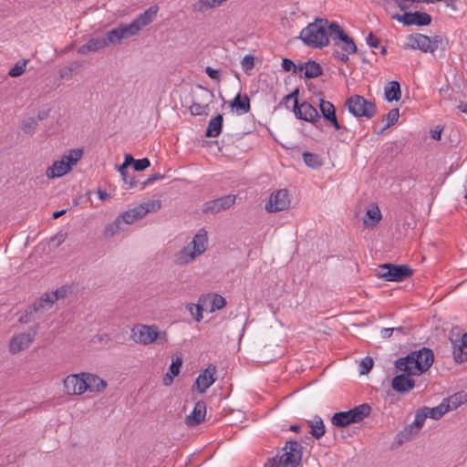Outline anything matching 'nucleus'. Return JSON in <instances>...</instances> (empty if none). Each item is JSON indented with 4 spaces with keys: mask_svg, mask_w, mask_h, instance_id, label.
Returning a JSON list of instances; mask_svg holds the SVG:
<instances>
[{
    "mask_svg": "<svg viewBox=\"0 0 467 467\" xmlns=\"http://www.w3.org/2000/svg\"><path fill=\"white\" fill-rule=\"evenodd\" d=\"M433 361L432 350L424 347L398 358L395 361V367L403 373L392 379V389L400 393L409 392L415 387V380L411 377L421 375L427 371Z\"/></svg>",
    "mask_w": 467,
    "mask_h": 467,
    "instance_id": "1",
    "label": "nucleus"
},
{
    "mask_svg": "<svg viewBox=\"0 0 467 467\" xmlns=\"http://www.w3.org/2000/svg\"><path fill=\"white\" fill-rule=\"evenodd\" d=\"M331 23L325 18H316L313 23L308 24L300 32L299 38L305 45L322 48L328 46Z\"/></svg>",
    "mask_w": 467,
    "mask_h": 467,
    "instance_id": "2",
    "label": "nucleus"
},
{
    "mask_svg": "<svg viewBox=\"0 0 467 467\" xmlns=\"http://www.w3.org/2000/svg\"><path fill=\"white\" fill-rule=\"evenodd\" d=\"M67 294V288L64 285L50 293H45L37 301L26 308L25 314L19 317V322L28 323L34 320L35 314H44L52 307L56 301L65 298Z\"/></svg>",
    "mask_w": 467,
    "mask_h": 467,
    "instance_id": "3",
    "label": "nucleus"
},
{
    "mask_svg": "<svg viewBox=\"0 0 467 467\" xmlns=\"http://www.w3.org/2000/svg\"><path fill=\"white\" fill-rule=\"evenodd\" d=\"M131 338L134 342L142 345H150L153 342L163 345L168 341V335L166 331H160L156 325L138 324L131 329Z\"/></svg>",
    "mask_w": 467,
    "mask_h": 467,
    "instance_id": "4",
    "label": "nucleus"
},
{
    "mask_svg": "<svg viewBox=\"0 0 467 467\" xmlns=\"http://www.w3.org/2000/svg\"><path fill=\"white\" fill-rule=\"evenodd\" d=\"M370 412L371 407L367 403H363L349 410L336 412L331 418V422L336 427H346L351 423L362 421Z\"/></svg>",
    "mask_w": 467,
    "mask_h": 467,
    "instance_id": "5",
    "label": "nucleus"
},
{
    "mask_svg": "<svg viewBox=\"0 0 467 467\" xmlns=\"http://www.w3.org/2000/svg\"><path fill=\"white\" fill-rule=\"evenodd\" d=\"M207 233L201 229L193 237L192 241L184 247L178 255L181 264L188 263L206 250Z\"/></svg>",
    "mask_w": 467,
    "mask_h": 467,
    "instance_id": "6",
    "label": "nucleus"
},
{
    "mask_svg": "<svg viewBox=\"0 0 467 467\" xmlns=\"http://www.w3.org/2000/svg\"><path fill=\"white\" fill-rule=\"evenodd\" d=\"M345 106L348 111L355 117H365L367 119L373 118L377 113V107L375 103L366 99L360 95H354L349 97Z\"/></svg>",
    "mask_w": 467,
    "mask_h": 467,
    "instance_id": "7",
    "label": "nucleus"
},
{
    "mask_svg": "<svg viewBox=\"0 0 467 467\" xmlns=\"http://www.w3.org/2000/svg\"><path fill=\"white\" fill-rule=\"evenodd\" d=\"M413 271L407 265L383 264L379 266L377 276L388 282H401L409 278Z\"/></svg>",
    "mask_w": 467,
    "mask_h": 467,
    "instance_id": "8",
    "label": "nucleus"
},
{
    "mask_svg": "<svg viewBox=\"0 0 467 467\" xmlns=\"http://www.w3.org/2000/svg\"><path fill=\"white\" fill-rule=\"evenodd\" d=\"M161 207V202L160 200H150L124 212L118 218L120 219L121 223H124L131 224L135 221L144 217L149 213L157 212Z\"/></svg>",
    "mask_w": 467,
    "mask_h": 467,
    "instance_id": "9",
    "label": "nucleus"
},
{
    "mask_svg": "<svg viewBox=\"0 0 467 467\" xmlns=\"http://www.w3.org/2000/svg\"><path fill=\"white\" fill-rule=\"evenodd\" d=\"M330 36L333 40V46L340 48L348 54H354L357 51V46L352 37L348 36L337 23H331Z\"/></svg>",
    "mask_w": 467,
    "mask_h": 467,
    "instance_id": "10",
    "label": "nucleus"
},
{
    "mask_svg": "<svg viewBox=\"0 0 467 467\" xmlns=\"http://www.w3.org/2000/svg\"><path fill=\"white\" fill-rule=\"evenodd\" d=\"M302 445L296 441H288L283 448L284 453L278 458L285 467H296L302 460Z\"/></svg>",
    "mask_w": 467,
    "mask_h": 467,
    "instance_id": "11",
    "label": "nucleus"
},
{
    "mask_svg": "<svg viewBox=\"0 0 467 467\" xmlns=\"http://www.w3.org/2000/svg\"><path fill=\"white\" fill-rule=\"evenodd\" d=\"M291 199L286 189L275 191L269 196L265 203V210L268 213H277L287 210L290 207Z\"/></svg>",
    "mask_w": 467,
    "mask_h": 467,
    "instance_id": "12",
    "label": "nucleus"
},
{
    "mask_svg": "<svg viewBox=\"0 0 467 467\" xmlns=\"http://www.w3.org/2000/svg\"><path fill=\"white\" fill-rule=\"evenodd\" d=\"M201 93L197 96L190 106V111L194 116L208 115L210 111V103L213 101V93L209 89L200 87Z\"/></svg>",
    "mask_w": 467,
    "mask_h": 467,
    "instance_id": "13",
    "label": "nucleus"
},
{
    "mask_svg": "<svg viewBox=\"0 0 467 467\" xmlns=\"http://www.w3.org/2000/svg\"><path fill=\"white\" fill-rule=\"evenodd\" d=\"M393 19L402 23L405 26H429L431 23V16L425 13L415 11L413 13L405 12L403 15L395 14Z\"/></svg>",
    "mask_w": 467,
    "mask_h": 467,
    "instance_id": "14",
    "label": "nucleus"
},
{
    "mask_svg": "<svg viewBox=\"0 0 467 467\" xmlns=\"http://www.w3.org/2000/svg\"><path fill=\"white\" fill-rule=\"evenodd\" d=\"M64 392L67 395H81L87 391V383L82 373L68 375L63 380Z\"/></svg>",
    "mask_w": 467,
    "mask_h": 467,
    "instance_id": "15",
    "label": "nucleus"
},
{
    "mask_svg": "<svg viewBox=\"0 0 467 467\" xmlns=\"http://www.w3.org/2000/svg\"><path fill=\"white\" fill-rule=\"evenodd\" d=\"M235 195L229 194L220 198L204 202L203 213H218L230 208L235 202Z\"/></svg>",
    "mask_w": 467,
    "mask_h": 467,
    "instance_id": "16",
    "label": "nucleus"
},
{
    "mask_svg": "<svg viewBox=\"0 0 467 467\" xmlns=\"http://www.w3.org/2000/svg\"><path fill=\"white\" fill-rule=\"evenodd\" d=\"M293 111L297 119L308 121L315 125L321 118L317 109L307 101H304L299 103L297 106H294Z\"/></svg>",
    "mask_w": 467,
    "mask_h": 467,
    "instance_id": "17",
    "label": "nucleus"
},
{
    "mask_svg": "<svg viewBox=\"0 0 467 467\" xmlns=\"http://www.w3.org/2000/svg\"><path fill=\"white\" fill-rule=\"evenodd\" d=\"M36 331L33 334L30 333H19L15 335L9 342V351L12 354H16L24 349L29 348L31 343L34 341Z\"/></svg>",
    "mask_w": 467,
    "mask_h": 467,
    "instance_id": "18",
    "label": "nucleus"
},
{
    "mask_svg": "<svg viewBox=\"0 0 467 467\" xmlns=\"http://www.w3.org/2000/svg\"><path fill=\"white\" fill-rule=\"evenodd\" d=\"M216 366L210 364L202 370L195 380L198 391L204 393L216 380Z\"/></svg>",
    "mask_w": 467,
    "mask_h": 467,
    "instance_id": "19",
    "label": "nucleus"
},
{
    "mask_svg": "<svg viewBox=\"0 0 467 467\" xmlns=\"http://www.w3.org/2000/svg\"><path fill=\"white\" fill-rule=\"evenodd\" d=\"M431 37L422 34H412L408 36L406 48L420 49L422 52L431 51Z\"/></svg>",
    "mask_w": 467,
    "mask_h": 467,
    "instance_id": "20",
    "label": "nucleus"
},
{
    "mask_svg": "<svg viewBox=\"0 0 467 467\" xmlns=\"http://www.w3.org/2000/svg\"><path fill=\"white\" fill-rule=\"evenodd\" d=\"M319 109L323 118L328 121L337 130L343 129L337 119L336 108L330 101L321 99L319 102Z\"/></svg>",
    "mask_w": 467,
    "mask_h": 467,
    "instance_id": "21",
    "label": "nucleus"
},
{
    "mask_svg": "<svg viewBox=\"0 0 467 467\" xmlns=\"http://www.w3.org/2000/svg\"><path fill=\"white\" fill-rule=\"evenodd\" d=\"M206 404L204 401L200 400L196 402L192 411L185 419V423L188 426L194 427L200 424L205 418Z\"/></svg>",
    "mask_w": 467,
    "mask_h": 467,
    "instance_id": "22",
    "label": "nucleus"
},
{
    "mask_svg": "<svg viewBox=\"0 0 467 467\" xmlns=\"http://www.w3.org/2000/svg\"><path fill=\"white\" fill-rule=\"evenodd\" d=\"M71 169L70 164L67 163L64 158H62L60 161H54L52 166L47 169L46 176L48 179L58 178L67 174Z\"/></svg>",
    "mask_w": 467,
    "mask_h": 467,
    "instance_id": "23",
    "label": "nucleus"
},
{
    "mask_svg": "<svg viewBox=\"0 0 467 467\" xmlns=\"http://www.w3.org/2000/svg\"><path fill=\"white\" fill-rule=\"evenodd\" d=\"M87 383V390L91 392H101L107 387V382L99 376L91 373L82 372Z\"/></svg>",
    "mask_w": 467,
    "mask_h": 467,
    "instance_id": "24",
    "label": "nucleus"
},
{
    "mask_svg": "<svg viewBox=\"0 0 467 467\" xmlns=\"http://www.w3.org/2000/svg\"><path fill=\"white\" fill-rule=\"evenodd\" d=\"M107 47V43L103 36L90 38L86 44L80 46L78 52L81 55H86L89 52H97Z\"/></svg>",
    "mask_w": 467,
    "mask_h": 467,
    "instance_id": "25",
    "label": "nucleus"
},
{
    "mask_svg": "<svg viewBox=\"0 0 467 467\" xmlns=\"http://www.w3.org/2000/svg\"><path fill=\"white\" fill-rule=\"evenodd\" d=\"M158 10L159 8L157 5H152L133 20V22L139 26L140 31L155 19Z\"/></svg>",
    "mask_w": 467,
    "mask_h": 467,
    "instance_id": "26",
    "label": "nucleus"
},
{
    "mask_svg": "<svg viewBox=\"0 0 467 467\" xmlns=\"http://www.w3.org/2000/svg\"><path fill=\"white\" fill-rule=\"evenodd\" d=\"M305 69L304 77L306 78H315L323 75V68L319 63L315 60L308 59L305 63L300 64Z\"/></svg>",
    "mask_w": 467,
    "mask_h": 467,
    "instance_id": "27",
    "label": "nucleus"
},
{
    "mask_svg": "<svg viewBox=\"0 0 467 467\" xmlns=\"http://www.w3.org/2000/svg\"><path fill=\"white\" fill-rule=\"evenodd\" d=\"M419 432L420 431L410 423L397 434L396 442L399 445H402L412 440Z\"/></svg>",
    "mask_w": 467,
    "mask_h": 467,
    "instance_id": "28",
    "label": "nucleus"
},
{
    "mask_svg": "<svg viewBox=\"0 0 467 467\" xmlns=\"http://www.w3.org/2000/svg\"><path fill=\"white\" fill-rule=\"evenodd\" d=\"M443 401L448 411L456 410L458 407L467 402V393L464 391H459L449 398L444 399Z\"/></svg>",
    "mask_w": 467,
    "mask_h": 467,
    "instance_id": "29",
    "label": "nucleus"
},
{
    "mask_svg": "<svg viewBox=\"0 0 467 467\" xmlns=\"http://www.w3.org/2000/svg\"><path fill=\"white\" fill-rule=\"evenodd\" d=\"M308 427L310 428V434L316 438L320 439L326 432L325 424L323 420L319 416H315L312 420L307 421Z\"/></svg>",
    "mask_w": 467,
    "mask_h": 467,
    "instance_id": "30",
    "label": "nucleus"
},
{
    "mask_svg": "<svg viewBox=\"0 0 467 467\" xmlns=\"http://www.w3.org/2000/svg\"><path fill=\"white\" fill-rule=\"evenodd\" d=\"M384 97L388 101H398L401 97L400 85L398 81H390L384 88Z\"/></svg>",
    "mask_w": 467,
    "mask_h": 467,
    "instance_id": "31",
    "label": "nucleus"
},
{
    "mask_svg": "<svg viewBox=\"0 0 467 467\" xmlns=\"http://www.w3.org/2000/svg\"><path fill=\"white\" fill-rule=\"evenodd\" d=\"M223 118L218 114L213 117L208 123L205 135L207 137H217L222 132Z\"/></svg>",
    "mask_w": 467,
    "mask_h": 467,
    "instance_id": "32",
    "label": "nucleus"
},
{
    "mask_svg": "<svg viewBox=\"0 0 467 467\" xmlns=\"http://www.w3.org/2000/svg\"><path fill=\"white\" fill-rule=\"evenodd\" d=\"M81 68L82 64L79 61H73L59 69V78L61 79H70L75 74H78Z\"/></svg>",
    "mask_w": 467,
    "mask_h": 467,
    "instance_id": "33",
    "label": "nucleus"
},
{
    "mask_svg": "<svg viewBox=\"0 0 467 467\" xmlns=\"http://www.w3.org/2000/svg\"><path fill=\"white\" fill-rule=\"evenodd\" d=\"M380 219H381L380 210L377 204H373V205H371V208H369L367 211L363 221H364V223L368 226V225L376 226L378 224V223L380 221Z\"/></svg>",
    "mask_w": 467,
    "mask_h": 467,
    "instance_id": "34",
    "label": "nucleus"
},
{
    "mask_svg": "<svg viewBox=\"0 0 467 467\" xmlns=\"http://www.w3.org/2000/svg\"><path fill=\"white\" fill-rule=\"evenodd\" d=\"M226 0H198L192 5V11L196 13H204L205 11L221 5Z\"/></svg>",
    "mask_w": 467,
    "mask_h": 467,
    "instance_id": "35",
    "label": "nucleus"
},
{
    "mask_svg": "<svg viewBox=\"0 0 467 467\" xmlns=\"http://www.w3.org/2000/svg\"><path fill=\"white\" fill-rule=\"evenodd\" d=\"M230 106L237 110H240L242 113H247L250 111V99L247 95L244 96L242 99L240 93H238L235 98L230 102Z\"/></svg>",
    "mask_w": 467,
    "mask_h": 467,
    "instance_id": "36",
    "label": "nucleus"
},
{
    "mask_svg": "<svg viewBox=\"0 0 467 467\" xmlns=\"http://www.w3.org/2000/svg\"><path fill=\"white\" fill-rule=\"evenodd\" d=\"M120 38L125 39L136 36L140 30L139 26L132 21L130 24H120L119 26Z\"/></svg>",
    "mask_w": 467,
    "mask_h": 467,
    "instance_id": "37",
    "label": "nucleus"
},
{
    "mask_svg": "<svg viewBox=\"0 0 467 467\" xmlns=\"http://www.w3.org/2000/svg\"><path fill=\"white\" fill-rule=\"evenodd\" d=\"M424 411L427 413V416L433 419V420H439L441 419L447 411L446 405L444 401L433 408L429 407H422Z\"/></svg>",
    "mask_w": 467,
    "mask_h": 467,
    "instance_id": "38",
    "label": "nucleus"
},
{
    "mask_svg": "<svg viewBox=\"0 0 467 467\" xmlns=\"http://www.w3.org/2000/svg\"><path fill=\"white\" fill-rule=\"evenodd\" d=\"M303 160L306 166L313 169L319 168L322 165V160L319 155L308 151L303 153Z\"/></svg>",
    "mask_w": 467,
    "mask_h": 467,
    "instance_id": "39",
    "label": "nucleus"
},
{
    "mask_svg": "<svg viewBox=\"0 0 467 467\" xmlns=\"http://www.w3.org/2000/svg\"><path fill=\"white\" fill-rule=\"evenodd\" d=\"M400 117V111L399 109H390L387 115H385L382 119V120H387L386 124L379 130L378 132L379 134L382 133L385 130L389 128L391 125H393L395 122L398 121Z\"/></svg>",
    "mask_w": 467,
    "mask_h": 467,
    "instance_id": "40",
    "label": "nucleus"
},
{
    "mask_svg": "<svg viewBox=\"0 0 467 467\" xmlns=\"http://www.w3.org/2000/svg\"><path fill=\"white\" fill-rule=\"evenodd\" d=\"M453 345V350H452V355H453V359L456 363H463L467 360V351L465 350V348H467L466 347H463L462 343L461 345H457L455 343L452 344Z\"/></svg>",
    "mask_w": 467,
    "mask_h": 467,
    "instance_id": "41",
    "label": "nucleus"
},
{
    "mask_svg": "<svg viewBox=\"0 0 467 467\" xmlns=\"http://www.w3.org/2000/svg\"><path fill=\"white\" fill-rule=\"evenodd\" d=\"M82 155V149H73L70 150L68 153L64 155L62 158H64L67 163L70 164V167L72 168L81 159Z\"/></svg>",
    "mask_w": 467,
    "mask_h": 467,
    "instance_id": "42",
    "label": "nucleus"
},
{
    "mask_svg": "<svg viewBox=\"0 0 467 467\" xmlns=\"http://www.w3.org/2000/svg\"><path fill=\"white\" fill-rule=\"evenodd\" d=\"M102 36L107 43V47L119 44L121 41L119 26L108 31Z\"/></svg>",
    "mask_w": 467,
    "mask_h": 467,
    "instance_id": "43",
    "label": "nucleus"
},
{
    "mask_svg": "<svg viewBox=\"0 0 467 467\" xmlns=\"http://www.w3.org/2000/svg\"><path fill=\"white\" fill-rule=\"evenodd\" d=\"M431 51L430 53L434 54L435 50L438 48H441L444 50L447 46V40L443 38V36L440 35H436L433 37L431 38Z\"/></svg>",
    "mask_w": 467,
    "mask_h": 467,
    "instance_id": "44",
    "label": "nucleus"
},
{
    "mask_svg": "<svg viewBox=\"0 0 467 467\" xmlns=\"http://www.w3.org/2000/svg\"><path fill=\"white\" fill-rule=\"evenodd\" d=\"M28 60L24 59L16 63V65L9 70L8 75L12 78L21 76L26 71V67Z\"/></svg>",
    "mask_w": 467,
    "mask_h": 467,
    "instance_id": "45",
    "label": "nucleus"
},
{
    "mask_svg": "<svg viewBox=\"0 0 467 467\" xmlns=\"http://www.w3.org/2000/svg\"><path fill=\"white\" fill-rule=\"evenodd\" d=\"M120 219L118 217L113 223L107 224L104 229L105 236L111 237L115 235L120 230Z\"/></svg>",
    "mask_w": 467,
    "mask_h": 467,
    "instance_id": "46",
    "label": "nucleus"
},
{
    "mask_svg": "<svg viewBox=\"0 0 467 467\" xmlns=\"http://www.w3.org/2000/svg\"><path fill=\"white\" fill-rule=\"evenodd\" d=\"M38 123L35 118H27L21 123V130L25 133H32L37 127Z\"/></svg>",
    "mask_w": 467,
    "mask_h": 467,
    "instance_id": "47",
    "label": "nucleus"
},
{
    "mask_svg": "<svg viewBox=\"0 0 467 467\" xmlns=\"http://www.w3.org/2000/svg\"><path fill=\"white\" fill-rule=\"evenodd\" d=\"M427 418V413L424 411L423 408H420L415 413V419L412 422V425L420 431Z\"/></svg>",
    "mask_w": 467,
    "mask_h": 467,
    "instance_id": "48",
    "label": "nucleus"
},
{
    "mask_svg": "<svg viewBox=\"0 0 467 467\" xmlns=\"http://www.w3.org/2000/svg\"><path fill=\"white\" fill-rule=\"evenodd\" d=\"M282 68L285 71H290L292 70L293 73H299L303 71V67L300 66V64L296 65L291 59L289 58H283L282 60Z\"/></svg>",
    "mask_w": 467,
    "mask_h": 467,
    "instance_id": "49",
    "label": "nucleus"
},
{
    "mask_svg": "<svg viewBox=\"0 0 467 467\" xmlns=\"http://www.w3.org/2000/svg\"><path fill=\"white\" fill-rule=\"evenodd\" d=\"M187 308L195 321L200 322L202 319L203 308L200 304H191Z\"/></svg>",
    "mask_w": 467,
    "mask_h": 467,
    "instance_id": "50",
    "label": "nucleus"
},
{
    "mask_svg": "<svg viewBox=\"0 0 467 467\" xmlns=\"http://www.w3.org/2000/svg\"><path fill=\"white\" fill-rule=\"evenodd\" d=\"M226 305V300L223 296L215 294L212 300L211 311L220 310Z\"/></svg>",
    "mask_w": 467,
    "mask_h": 467,
    "instance_id": "51",
    "label": "nucleus"
},
{
    "mask_svg": "<svg viewBox=\"0 0 467 467\" xmlns=\"http://www.w3.org/2000/svg\"><path fill=\"white\" fill-rule=\"evenodd\" d=\"M373 367V360L371 358H365L362 359L360 365H359V373L361 375L368 374Z\"/></svg>",
    "mask_w": 467,
    "mask_h": 467,
    "instance_id": "52",
    "label": "nucleus"
},
{
    "mask_svg": "<svg viewBox=\"0 0 467 467\" xmlns=\"http://www.w3.org/2000/svg\"><path fill=\"white\" fill-rule=\"evenodd\" d=\"M182 365V358L180 357H177L175 359L172 360L171 364L169 367L168 373L172 374L173 376H177L180 373V368Z\"/></svg>",
    "mask_w": 467,
    "mask_h": 467,
    "instance_id": "53",
    "label": "nucleus"
},
{
    "mask_svg": "<svg viewBox=\"0 0 467 467\" xmlns=\"http://www.w3.org/2000/svg\"><path fill=\"white\" fill-rule=\"evenodd\" d=\"M244 71L248 72L254 67V57L252 55L244 57L241 62Z\"/></svg>",
    "mask_w": 467,
    "mask_h": 467,
    "instance_id": "54",
    "label": "nucleus"
},
{
    "mask_svg": "<svg viewBox=\"0 0 467 467\" xmlns=\"http://www.w3.org/2000/svg\"><path fill=\"white\" fill-rule=\"evenodd\" d=\"M150 161L148 158H142L140 160H135L134 162V171H141L150 167Z\"/></svg>",
    "mask_w": 467,
    "mask_h": 467,
    "instance_id": "55",
    "label": "nucleus"
},
{
    "mask_svg": "<svg viewBox=\"0 0 467 467\" xmlns=\"http://www.w3.org/2000/svg\"><path fill=\"white\" fill-rule=\"evenodd\" d=\"M164 178V175L161 174V173H154L152 175H150L147 180H145L143 182H141V187L140 189H144L146 187V185H148L149 183L150 182H153L155 181H159V180H161Z\"/></svg>",
    "mask_w": 467,
    "mask_h": 467,
    "instance_id": "56",
    "label": "nucleus"
},
{
    "mask_svg": "<svg viewBox=\"0 0 467 467\" xmlns=\"http://www.w3.org/2000/svg\"><path fill=\"white\" fill-rule=\"evenodd\" d=\"M298 95H299V89L296 88L292 93L285 96L283 98V101H288L290 99L294 100V106H297L299 104L298 102Z\"/></svg>",
    "mask_w": 467,
    "mask_h": 467,
    "instance_id": "57",
    "label": "nucleus"
},
{
    "mask_svg": "<svg viewBox=\"0 0 467 467\" xmlns=\"http://www.w3.org/2000/svg\"><path fill=\"white\" fill-rule=\"evenodd\" d=\"M265 467H285L283 462L278 458V455L268 460Z\"/></svg>",
    "mask_w": 467,
    "mask_h": 467,
    "instance_id": "58",
    "label": "nucleus"
},
{
    "mask_svg": "<svg viewBox=\"0 0 467 467\" xmlns=\"http://www.w3.org/2000/svg\"><path fill=\"white\" fill-rule=\"evenodd\" d=\"M205 73L214 80H220V72L218 69H214L211 67H206Z\"/></svg>",
    "mask_w": 467,
    "mask_h": 467,
    "instance_id": "59",
    "label": "nucleus"
},
{
    "mask_svg": "<svg viewBox=\"0 0 467 467\" xmlns=\"http://www.w3.org/2000/svg\"><path fill=\"white\" fill-rule=\"evenodd\" d=\"M333 57L339 59L343 63H347L348 61V53H343L338 51L337 49H335L332 53Z\"/></svg>",
    "mask_w": 467,
    "mask_h": 467,
    "instance_id": "60",
    "label": "nucleus"
},
{
    "mask_svg": "<svg viewBox=\"0 0 467 467\" xmlns=\"http://www.w3.org/2000/svg\"><path fill=\"white\" fill-rule=\"evenodd\" d=\"M366 42L368 46H370L371 47H378L379 46V39L377 37H375V36L370 33L367 37H366Z\"/></svg>",
    "mask_w": 467,
    "mask_h": 467,
    "instance_id": "61",
    "label": "nucleus"
},
{
    "mask_svg": "<svg viewBox=\"0 0 467 467\" xmlns=\"http://www.w3.org/2000/svg\"><path fill=\"white\" fill-rule=\"evenodd\" d=\"M127 169H128V166H125L124 164H121L119 167V169H118L119 173L122 176V179H123L124 182H128V175H129V173L127 172Z\"/></svg>",
    "mask_w": 467,
    "mask_h": 467,
    "instance_id": "62",
    "label": "nucleus"
},
{
    "mask_svg": "<svg viewBox=\"0 0 467 467\" xmlns=\"http://www.w3.org/2000/svg\"><path fill=\"white\" fill-rule=\"evenodd\" d=\"M394 333L393 327L390 328H382L380 331V335L383 338H389Z\"/></svg>",
    "mask_w": 467,
    "mask_h": 467,
    "instance_id": "63",
    "label": "nucleus"
},
{
    "mask_svg": "<svg viewBox=\"0 0 467 467\" xmlns=\"http://www.w3.org/2000/svg\"><path fill=\"white\" fill-rule=\"evenodd\" d=\"M175 376L170 373H166L163 377L162 382L164 386H170L173 382V379Z\"/></svg>",
    "mask_w": 467,
    "mask_h": 467,
    "instance_id": "64",
    "label": "nucleus"
}]
</instances>
